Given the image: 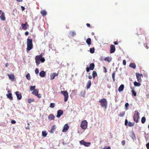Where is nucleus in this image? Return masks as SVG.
I'll use <instances>...</instances> for the list:
<instances>
[{"mask_svg": "<svg viewBox=\"0 0 149 149\" xmlns=\"http://www.w3.org/2000/svg\"><path fill=\"white\" fill-rule=\"evenodd\" d=\"M43 54V53H42L40 55L36 56L35 59L37 65H38L40 64V61L42 63H43L45 61V58L42 57Z\"/></svg>", "mask_w": 149, "mask_h": 149, "instance_id": "f257e3e1", "label": "nucleus"}, {"mask_svg": "<svg viewBox=\"0 0 149 149\" xmlns=\"http://www.w3.org/2000/svg\"><path fill=\"white\" fill-rule=\"evenodd\" d=\"M26 43L27 47L26 49L27 51H29L33 47L32 40L31 39L28 38L27 40Z\"/></svg>", "mask_w": 149, "mask_h": 149, "instance_id": "f03ea898", "label": "nucleus"}, {"mask_svg": "<svg viewBox=\"0 0 149 149\" xmlns=\"http://www.w3.org/2000/svg\"><path fill=\"white\" fill-rule=\"evenodd\" d=\"M99 102L101 104V105L102 107H104L105 109H106L107 104L108 102L106 99L105 98H102L99 100Z\"/></svg>", "mask_w": 149, "mask_h": 149, "instance_id": "7ed1b4c3", "label": "nucleus"}, {"mask_svg": "<svg viewBox=\"0 0 149 149\" xmlns=\"http://www.w3.org/2000/svg\"><path fill=\"white\" fill-rule=\"evenodd\" d=\"M88 126V122L86 120H84L81 122V128L83 130H86Z\"/></svg>", "mask_w": 149, "mask_h": 149, "instance_id": "20e7f679", "label": "nucleus"}, {"mask_svg": "<svg viewBox=\"0 0 149 149\" xmlns=\"http://www.w3.org/2000/svg\"><path fill=\"white\" fill-rule=\"evenodd\" d=\"M135 113L134 115L133 119L135 122L136 123H137L138 122V120L139 118V112L136 111H135Z\"/></svg>", "mask_w": 149, "mask_h": 149, "instance_id": "39448f33", "label": "nucleus"}, {"mask_svg": "<svg viewBox=\"0 0 149 149\" xmlns=\"http://www.w3.org/2000/svg\"><path fill=\"white\" fill-rule=\"evenodd\" d=\"M61 93L64 96V101L65 102H66L68 99L69 96L68 93L66 91H61Z\"/></svg>", "mask_w": 149, "mask_h": 149, "instance_id": "423d86ee", "label": "nucleus"}, {"mask_svg": "<svg viewBox=\"0 0 149 149\" xmlns=\"http://www.w3.org/2000/svg\"><path fill=\"white\" fill-rule=\"evenodd\" d=\"M79 143L81 145H83L86 147L89 146L91 144V143L90 142H86L84 140H81L80 141Z\"/></svg>", "mask_w": 149, "mask_h": 149, "instance_id": "0eeeda50", "label": "nucleus"}, {"mask_svg": "<svg viewBox=\"0 0 149 149\" xmlns=\"http://www.w3.org/2000/svg\"><path fill=\"white\" fill-rule=\"evenodd\" d=\"M95 67V64L94 63H91L89 65V67H87L86 68V71L87 72L89 71L90 70H93Z\"/></svg>", "mask_w": 149, "mask_h": 149, "instance_id": "6e6552de", "label": "nucleus"}, {"mask_svg": "<svg viewBox=\"0 0 149 149\" xmlns=\"http://www.w3.org/2000/svg\"><path fill=\"white\" fill-rule=\"evenodd\" d=\"M136 76L137 79V81L139 82H140L142 81V79H141V77H143V75L142 74H140L136 73Z\"/></svg>", "mask_w": 149, "mask_h": 149, "instance_id": "1a4fd4ad", "label": "nucleus"}, {"mask_svg": "<svg viewBox=\"0 0 149 149\" xmlns=\"http://www.w3.org/2000/svg\"><path fill=\"white\" fill-rule=\"evenodd\" d=\"M0 18L3 21H4L6 19L5 13L1 10H0Z\"/></svg>", "mask_w": 149, "mask_h": 149, "instance_id": "9d476101", "label": "nucleus"}, {"mask_svg": "<svg viewBox=\"0 0 149 149\" xmlns=\"http://www.w3.org/2000/svg\"><path fill=\"white\" fill-rule=\"evenodd\" d=\"M21 26L23 29L26 30L29 28V25L27 22H26L25 24H21Z\"/></svg>", "mask_w": 149, "mask_h": 149, "instance_id": "9b49d317", "label": "nucleus"}, {"mask_svg": "<svg viewBox=\"0 0 149 149\" xmlns=\"http://www.w3.org/2000/svg\"><path fill=\"white\" fill-rule=\"evenodd\" d=\"M15 93L17 96V99L19 100L21 99L22 96L21 93L18 91H17L15 92Z\"/></svg>", "mask_w": 149, "mask_h": 149, "instance_id": "f8f14e48", "label": "nucleus"}, {"mask_svg": "<svg viewBox=\"0 0 149 149\" xmlns=\"http://www.w3.org/2000/svg\"><path fill=\"white\" fill-rule=\"evenodd\" d=\"M110 52L111 53H114L116 50L115 46L114 45H111L110 46Z\"/></svg>", "mask_w": 149, "mask_h": 149, "instance_id": "ddd939ff", "label": "nucleus"}, {"mask_svg": "<svg viewBox=\"0 0 149 149\" xmlns=\"http://www.w3.org/2000/svg\"><path fill=\"white\" fill-rule=\"evenodd\" d=\"M63 111L62 110H59L57 111V115L56 117L57 118H59L61 115L63 114Z\"/></svg>", "mask_w": 149, "mask_h": 149, "instance_id": "4468645a", "label": "nucleus"}, {"mask_svg": "<svg viewBox=\"0 0 149 149\" xmlns=\"http://www.w3.org/2000/svg\"><path fill=\"white\" fill-rule=\"evenodd\" d=\"M69 128V126L67 124H65L64 126L62 132H66Z\"/></svg>", "mask_w": 149, "mask_h": 149, "instance_id": "2eb2a0df", "label": "nucleus"}, {"mask_svg": "<svg viewBox=\"0 0 149 149\" xmlns=\"http://www.w3.org/2000/svg\"><path fill=\"white\" fill-rule=\"evenodd\" d=\"M58 75V73H56L55 72H54L51 74L50 75V79L51 80H52L54 79L55 77Z\"/></svg>", "mask_w": 149, "mask_h": 149, "instance_id": "dca6fc26", "label": "nucleus"}, {"mask_svg": "<svg viewBox=\"0 0 149 149\" xmlns=\"http://www.w3.org/2000/svg\"><path fill=\"white\" fill-rule=\"evenodd\" d=\"M8 76L9 79L13 81H14V79H15V77L14 75L13 74H8Z\"/></svg>", "mask_w": 149, "mask_h": 149, "instance_id": "f3484780", "label": "nucleus"}, {"mask_svg": "<svg viewBox=\"0 0 149 149\" xmlns=\"http://www.w3.org/2000/svg\"><path fill=\"white\" fill-rule=\"evenodd\" d=\"M56 126L54 125L52 127L51 129L50 130V132L51 133L53 134L54 133L55 131V130L56 129Z\"/></svg>", "mask_w": 149, "mask_h": 149, "instance_id": "a211bd4d", "label": "nucleus"}, {"mask_svg": "<svg viewBox=\"0 0 149 149\" xmlns=\"http://www.w3.org/2000/svg\"><path fill=\"white\" fill-rule=\"evenodd\" d=\"M39 90L38 89H34L32 92V94L36 96L38 93Z\"/></svg>", "mask_w": 149, "mask_h": 149, "instance_id": "6ab92c4d", "label": "nucleus"}, {"mask_svg": "<svg viewBox=\"0 0 149 149\" xmlns=\"http://www.w3.org/2000/svg\"><path fill=\"white\" fill-rule=\"evenodd\" d=\"M91 85V80H89L86 84V89H89Z\"/></svg>", "mask_w": 149, "mask_h": 149, "instance_id": "aec40b11", "label": "nucleus"}, {"mask_svg": "<svg viewBox=\"0 0 149 149\" xmlns=\"http://www.w3.org/2000/svg\"><path fill=\"white\" fill-rule=\"evenodd\" d=\"M39 75L41 77H44L46 75L45 72L44 71H42L39 73Z\"/></svg>", "mask_w": 149, "mask_h": 149, "instance_id": "412c9836", "label": "nucleus"}, {"mask_svg": "<svg viewBox=\"0 0 149 149\" xmlns=\"http://www.w3.org/2000/svg\"><path fill=\"white\" fill-rule=\"evenodd\" d=\"M6 95L7 97L10 100H12L13 99L12 94L11 93H9V94H6Z\"/></svg>", "mask_w": 149, "mask_h": 149, "instance_id": "4be33fe9", "label": "nucleus"}, {"mask_svg": "<svg viewBox=\"0 0 149 149\" xmlns=\"http://www.w3.org/2000/svg\"><path fill=\"white\" fill-rule=\"evenodd\" d=\"M54 116L52 114H50L48 116V119L50 120H54Z\"/></svg>", "mask_w": 149, "mask_h": 149, "instance_id": "5701e85b", "label": "nucleus"}, {"mask_svg": "<svg viewBox=\"0 0 149 149\" xmlns=\"http://www.w3.org/2000/svg\"><path fill=\"white\" fill-rule=\"evenodd\" d=\"M124 85L123 84L121 85L119 87L118 91L119 92L123 91L124 89Z\"/></svg>", "mask_w": 149, "mask_h": 149, "instance_id": "b1692460", "label": "nucleus"}, {"mask_svg": "<svg viewBox=\"0 0 149 149\" xmlns=\"http://www.w3.org/2000/svg\"><path fill=\"white\" fill-rule=\"evenodd\" d=\"M86 42L88 45H90L91 44V39L90 38H88L86 41Z\"/></svg>", "mask_w": 149, "mask_h": 149, "instance_id": "393cba45", "label": "nucleus"}, {"mask_svg": "<svg viewBox=\"0 0 149 149\" xmlns=\"http://www.w3.org/2000/svg\"><path fill=\"white\" fill-rule=\"evenodd\" d=\"M40 13H41V14L43 16H45L47 14V12L45 10H42L40 12Z\"/></svg>", "mask_w": 149, "mask_h": 149, "instance_id": "a878e982", "label": "nucleus"}, {"mask_svg": "<svg viewBox=\"0 0 149 149\" xmlns=\"http://www.w3.org/2000/svg\"><path fill=\"white\" fill-rule=\"evenodd\" d=\"M130 66L134 69H135L136 68V65L134 63H131L129 65Z\"/></svg>", "mask_w": 149, "mask_h": 149, "instance_id": "bb28decb", "label": "nucleus"}, {"mask_svg": "<svg viewBox=\"0 0 149 149\" xmlns=\"http://www.w3.org/2000/svg\"><path fill=\"white\" fill-rule=\"evenodd\" d=\"M70 34L72 37H73L76 36V33L74 31H72L70 32Z\"/></svg>", "mask_w": 149, "mask_h": 149, "instance_id": "cd10ccee", "label": "nucleus"}, {"mask_svg": "<svg viewBox=\"0 0 149 149\" xmlns=\"http://www.w3.org/2000/svg\"><path fill=\"white\" fill-rule=\"evenodd\" d=\"M93 77L94 79H95V77L97 76V74L96 72L95 71H93L92 73Z\"/></svg>", "mask_w": 149, "mask_h": 149, "instance_id": "c85d7f7f", "label": "nucleus"}, {"mask_svg": "<svg viewBox=\"0 0 149 149\" xmlns=\"http://www.w3.org/2000/svg\"><path fill=\"white\" fill-rule=\"evenodd\" d=\"M134 85L135 86H141V84L139 82H137L136 81H134Z\"/></svg>", "mask_w": 149, "mask_h": 149, "instance_id": "c756f323", "label": "nucleus"}, {"mask_svg": "<svg viewBox=\"0 0 149 149\" xmlns=\"http://www.w3.org/2000/svg\"><path fill=\"white\" fill-rule=\"evenodd\" d=\"M85 93L86 91H81V92L80 94L81 96H83V97H84Z\"/></svg>", "mask_w": 149, "mask_h": 149, "instance_id": "7c9ffc66", "label": "nucleus"}, {"mask_svg": "<svg viewBox=\"0 0 149 149\" xmlns=\"http://www.w3.org/2000/svg\"><path fill=\"white\" fill-rule=\"evenodd\" d=\"M104 60L106 61H108L109 62L111 61V60L110 59V58L109 57H106Z\"/></svg>", "mask_w": 149, "mask_h": 149, "instance_id": "2f4dec72", "label": "nucleus"}, {"mask_svg": "<svg viewBox=\"0 0 149 149\" xmlns=\"http://www.w3.org/2000/svg\"><path fill=\"white\" fill-rule=\"evenodd\" d=\"M146 120V118L145 117H143L141 119V122L142 123H144Z\"/></svg>", "mask_w": 149, "mask_h": 149, "instance_id": "473e14b6", "label": "nucleus"}, {"mask_svg": "<svg viewBox=\"0 0 149 149\" xmlns=\"http://www.w3.org/2000/svg\"><path fill=\"white\" fill-rule=\"evenodd\" d=\"M95 48L94 47L90 48V52L91 53L93 54L94 52Z\"/></svg>", "mask_w": 149, "mask_h": 149, "instance_id": "72a5a7b5", "label": "nucleus"}, {"mask_svg": "<svg viewBox=\"0 0 149 149\" xmlns=\"http://www.w3.org/2000/svg\"><path fill=\"white\" fill-rule=\"evenodd\" d=\"M128 125L129 127H133L134 125V123L129 122L128 123Z\"/></svg>", "mask_w": 149, "mask_h": 149, "instance_id": "f704fd0d", "label": "nucleus"}, {"mask_svg": "<svg viewBox=\"0 0 149 149\" xmlns=\"http://www.w3.org/2000/svg\"><path fill=\"white\" fill-rule=\"evenodd\" d=\"M47 135V133L46 131H42V135L44 137L46 136Z\"/></svg>", "mask_w": 149, "mask_h": 149, "instance_id": "c9c22d12", "label": "nucleus"}, {"mask_svg": "<svg viewBox=\"0 0 149 149\" xmlns=\"http://www.w3.org/2000/svg\"><path fill=\"white\" fill-rule=\"evenodd\" d=\"M26 79L28 80H30L31 79V77H30V74L29 73H28L26 75Z\"/></svg>", "mask_w": 149, "mask_h": 149, "instance_id": "e433bc0d", "label": "nucleus"}, {"mask_svg": "<svg viewBox=\"0 0 149 149\" xmlns=\"http://www.w3.org/2000/svg\"><path fill=\"white\" fill-rule=\"evenodd\" d=\"M115 72H113V73L112 74V77L113 81H114L115 80Z\"/></svg>", "mask_w": 149, "mask_h": 149, "instance_id": "4c0bfd02", "label": "nucleus"}, {"mask_svg": "<svg viewBox=\"0 0 149 149\" xmlns=\"http://www.w3.org/2000/svg\"><path fill=\"white\" fill-rule=\"evenodd\" d=\"M125 112L123 111L120 113L119 116L120 117H123L125 114Z\"/></svg>", "mask_w": 149, "mask_h": 149, "instance_id": "58836bf2", "label": "nucleus"}, {"mask_svg": "<svg viewBox=\"0 0 149 149\" xmlns=\"http://www.w3.org/2000/svg\"><path fill=\"white\" fill-rule=\"evenodd\" d=\"M129 106V104L128 103H126L125 104V109L127 110L128 109V107Z\"/></svg>", "mask_w": 149, "mask_h": 149, "instance_id": "ea45409f", "label": "nucleus"}, {"mask_svg": "<svg viewBox=\"0 0 149 149\" xmlns=\"http://www.w3.org/2000/svg\"><path fill=\"white\" fill-rule=\"evenodd\" d=\"M36 86H31L30 88V90L31 91H33L35 89Z\"/></svg>", "mask_w": 149, "mask_h": 149, "instance_id": "a19ab883", "label": "nucleus"}, {"mask_svg": "<svg viewBox=\"0 0 149 149\" xmlns=\"http://www.w3.org/2000/svg\"><path fill=\"white\" fill-rule=\"evenodd\" d=\"M132 94L133 95H134V96H136V92L134 91L132 89Z\"/></svg>", "mask_w": 149, "mask_h": 149, "instance_id": "79ce46f5", "label": "nucleus"}, {"mask_svg": "<svg viewBox=\"0 0 149 149\" xmlns=\"http://www.w3.org/2000/svg\"><path fill=\"white\" fill-rule=\"evenodd\" d=\"M49 107L51 108H54L55 107V104L54 103H51L50 104Z\"/></svg>", "mask_w": 149, "mask_h": 149, "instance_id": "37998d69", "label": "nucleus"}, {"mask_svg": "<svg viewBox=\"0 0 149 149\" xmlns=\"http://www.w3.org/2000/svg\"><path fill=\"white\" fill-rule=\"evenodd\" d=\"M34 100H31L30 99H29L28 100V102L29 103H30L32 101H33Z\"/></svg>", "mask_w": 149, "mask_h": 149, "instance_id": "c03bdc74", "label": "nucleus"}, {"mask_svg": "<svg viewBox=\"0 0 149 149\" xmlns=\"http://www.w3.org/2000/svg\"><path fill=\"white\" fill-rule=\"evenodd\" d=\"M35 72L36 74H38L39 73V70L38 68H36L35 70Z\"/></svg>", "mask_w": 149, "mask_h": 149, "instance_id": "a18cd8bd", "label": "nucleus"}, {"mask_svg": "<svg viewBox=\"0 0 149 149\" xmlns=\"http://www.w3.org/2000/svg\"><path fill=\"white\" fill-rule=\"evenodd\" d=\"M38 97L40 98L41 97V95L40 94H38V93L37 94V95H36Z\"/></svg>", "mask_w": 149, "mask_h": 149, "instance_id": "49530a36", "label": "nucleus"}, {"mask_svg": "<svg viewBox=\"0 0 149 149\" xmlns=\"http://www.w3.org/2000/svg\"><path fill=\"white\" fill-rule=\"evenodd\" d=\"M103 68L104 70V72L105 73H106L107 72V69L106 68L105 66H103Z\"/></svg>", "mask_w": 149, "mask_h": 149, "instance_id": "de8ad7c7", "label": "nucleus"}, {"mask_svg": "<svg viewBox=\"0 0 149 149\" xmlns=\"http://www.w3.org/2000/svg\"><path fill=\"white\" fill-rule=\"evenodd\" d=\"M128 121L127 119H126L125 121V125L126 126H127L128 124Z\"/></svg>", "mask_w": 149, "mask_h": 149, "instance_id": "09e8293b", "label": "nucleus"}, {"mask_svg": "<svg viewBox=\"0 0 149 149\" xmlns=\"http://www.w3.org/2000/svg\"><path fill=\"white\" fill-rule=\"evenodd\" d=\"M126 61L125 60H124L123 61V64L125 65H126Z\"/></svg>", "mask_w": 149, "mask_h": 149, "instance_id": "8fccbe9b", "label": "nucleus"}, {"mask_svg": "<svg viewBox=\"0 0 149 149\" xmlns=\"http://www.w3.org/2000/svg\"><path fill=\"white\" fill-rule=\"evenodd\" d=\"M12 124H15L16 123V121L14 120H12L11 121Z\"/></svg>", "mask_w": 149, "mask_h": 149, "instance_id": "3c124183", "label": "nucleus"}, {"mask_svg": "<svg viewBox=\"0 0 149 149\" xmlns=\"http://www.w3.org/2000/svg\"><path fill=\"white\" fill-rule=\"evenodd\" d=\"M125 144V140H123L122 141V144L123 146H124Z\"/></svg>", "mask_w": 149, "mask_h": 149, "instance_id": "603ef678", "label": "nucleus"}, {"mask_svg": "<svg viewBox=\"0 0 149 149\" xmlns=\"http://www.w3.org/2000/svg\"><path fill=\"white\" fill-rule=\"evenodd\" d=\"M146 147L148 149H149V142L146 144Z\"/></svg>", "mask_w": 149, "mask_h": 149, "instance_id": "864d4df0", "label": "nucleus"}, {"mask_svg": "<svg viewBox=\"0 0 149 149\" xmlns=\"http://www.w3.org/2000/svg\"><path fill=\"white\" fill-rule=\"evenodd\" d=\"M103 149H111V148L110 146H108V147H104Z\"/></svg>", "mask_w": 149, "mask_h": 149, "instance_id": "5fc2aeb1", "label": "nucleus"}, {"mask_svg": "<svg viewBox=\"0 0 149 149\" xmlns=\"http://www.w3.org/2000/svg\"><path fill=\"white\" fill-rule=\"evenodd\" d=\"M29 34V32L28 31H26L25 33V34L26 36H27Z\"/></svg>", "mask_w": 149, "mask_h": 149, "instance_id": "6e6d98bb", "label": "nucleus"}, {"mask_svg": "<svg viewBox=\"0 0 149 149\" xmlns=\"http://www.w3.org/2000/svg\"><path fill=\"white\" fill-rule=\"evenodd\" d=\"M21 8L22 11H24L25 9V8L23 6H21Z\"/></svg>", "mask_w": 149, "mask_h": 149, "instance_id": "4d7b16f0", "label": "nucleus"}, {"mask_svg": "<svg viewBox=\"0 0 149 149\" xmlns=\"http://www.w3.org/2000/svg\"><path fill=\"white\" fill-rule=\"evenodd\" d=\"M140 30H141V32H140V33H138V32H137V34H142V32H141V31H142V29H140Z\"/></svg>", "mask_w": 149, "mask_h": 149, "instance_id": "13d9d810", "label": "nucleus"}, {"mask_svg": "<svg viewBox=\"0 0 149 149\" xmlns=\"http://www.w3.org/2000/svg\"><path fill=\"white\" fill-rule=\"evenodd\" d=\"M86 26L88 27H90V24H88V23H87L86 24Z\"/></svg>", "mask_w": 149, "mask_h": 149, "instance_id": "bf43d9fd", "label": "nucleus"}, {"mask_svg": "<svg viewBox=\"0 0 149 149\" xmlns=\"http://www.w3.org/2000/svg\"><path fill=\"white\" fill-rule=\"evenodd\" d=\"M113 43L115 45H117L118 44V42H114Z\"/></svg>", "mask_w": 149, "mask_h": 149, "instance_id": "052dcab7", "label": "nucleus"}, {"mask_svg": "<svg viewBox=\"0 0 149 149\" xmlns=\"http://www.w3.org/2000/svg\"><path fill=\"white\" fill-rule=\"evenodd\" d=\"M88 78L89 79H91L92 78V76L91 75H89L88 76Z\"/></svg>", "mask_w": 149, "mask_h": 149, "instance_id": "680f3d73", "label": "nucleus"}, {"mask_svg": "<svg viewBox=\"0 0 149 149\" xmlns=\"http://www.w3.org/2000/svg\"><path fill=\"white\" fill-rule=\"evenodd\" d=\"M8 63H6L5 64V66L6 67H8Z\"/></svg>", "mask_w": 149, "mask_h": 149, "instance_id": "e2e57ef3", "label": "nucleus"}, {"mask_svg": "<svg viewBox=\"0 0 149 149\" xmlns=\"http://www.w3.org/2000/svg\"><path fill=\"white\" fill-rule=\"evenodd\" d=\"M25 128H26V130L29 129V127H26Z\"/></svg>", "mask_w": 149, "mask_h": 149, "instance_id": "0e129e2a", "label": "nucleus"}, {"mask_svg": "<svg viewBox=\"0 0 149 149\" xmlns=\"http://www.w3.org/2000/svg\"><path fill=\"white\" fill-rule=\"evenodd\" d=\"M17 0V1L20 2H21L22 1V0Z\"/></svg>", "mask_w": 149, "mask_h": 149, "instance_id": "69168bd1", "label": "nucleus"}, {"mask_svg": "<svg viewBox=\"0 0 149 149\" xmlns=\"http://www.w3.org/2000/svg\"><path fill=\"white\" fill-rule=\"evenodd\" d=\"M10 92V91H8V93H9V92Z\"/></svg>", "mask_w": 149, "mask_h": 149, "instance_id": "338daca9", "label": "nucleus"}, {"mask_svg": "<svg viewBox=\"0 0 149 149\" xmlns=\"http://www.w3.org/2000/svg\"><path fill=\"white\" fill-rule=\"evenodd\" d=\"M28 125H29V123H28Z\"/></svg>", "mask_w": 149, "mask_h": 149, "instance_id": "774afa93", "label": "nucleus"}]
</instances>
